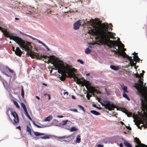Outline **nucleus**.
<instances>
[{
  "label": "nucleus",
  "mask_w": 147,
  "mask_h": 147,
  "mask_svg": "<svg viewBox=\"0 0 147 147\" xmlns=\"http://www.w3.org/2000/svg\"><path fill=\"white\" fill-rule=\"evenodd\" d=\"M10 40H12L20 47L22 50L28 51L30 50L34 51L35 49L34 45L30 43L25 40L21 38V37H8Z\"/></svg>",
  "instance_id": "2"
},
{
  "label": "nucleus",
  "mask_w": 147,
  "mask_h": 147,
  "mask_svg": "<svg viewBox=\"0 0 147 147\" xmlns=\"http://www.w3.org/2000/svg\"><path fill=\"white\" fill-rule=\"evenodd\" d=\"M6 68L7 69L9 72L11 73H14V71L12 69H11L9 67L7 66H6Z\"/></svg>",
  "instance_id": "36"
},
{
  "label": "nucleus",
  "mask_w": 147,
  "mask_h": 147,
  "mask_svg": "<svg viewBox=\"0 0 147 147\" xmlns=\"http://www.w3.org/2000/svg\"><path fill=\"white\" fill-rule=\"evenodd\" d=\"M97 147H103L104 145L102 144H98L96 146Z\"/></svg>",
  "instance_id": "51"
},
{
  "label": "nucleus",
  "mask_w": 147,
  "mask_h": 147,
  "mask_svg": "<svg viewBox=\"0 0 147 147\" xmlns=\"http://www.w3.org/2000/svg\"><path fill=\"white\" fill-rule=\"evenodd\" d=\"M77 72H77H74L73 74V75L72 78L74 79V81L79 80L82 79V78L80 76V75L76 74Z\"/></svg>",
  "instance_id": "11"
},
{
  "label": "nucleus",
  "mask_w": 147,
  "mask_h": 147,
  "mask_svg": "<svg viewBox=\"0 0 147 147\" xmlns=\"http://www.w3.org/2000/svg\"><path fill=\"white\" fill-rule=\"evenodd\" d=\"M10 109H11L10 108H8L7 110L6 111V114L7 115V116H9V110H10Z\"/></svg>",
  "instance_id": "50"
},
{
  "label": "nucleus",
  "mask_w": 147,
  "mask_h": 147,
  "mask_svg": "<svg viewBox=\"0 0 147 147\" xmlns=\"http://www.w3.org/2000/svg\"><path fill=\"white\" fill-rule=\"evenodd\" d=\"M59 77L60 78V80H63L65 79V78L62 76V74L61 75H59Z\"/></svg>",
  "instance_id": "40"
},
{
  "label": "nucleus",
  "mask_w": 147,
  "mask_h": 147,
  "mask_svg": "<svg viewBox=\"0 0 147 147\" xmlns=\"http://www.w3.org/2000/svg\"><path fill=\"white\" fill-rule=\"evenodd\" d=\"M69 72L67 73V76L70 77H72L74 72H77L76 69L74 68L69 69Z\"/></svg>",
  "instance_id": "12"
},
{
  "label": "nucleus",
  "mask_w": 147,
  "mask_h": 147,
  "mask_svg": "<svg viewBox=\"0 0 147 147\" xmlns=\"http://www.w3.org/2000/svg\"><path fill=\"white\" fill-rule=\"evenodd\" d=\"M10 111L11 112V114L14 117L13 119V123L16 124L19 122V119L17 114L15 111L12 112L11 109H10Z\"/></svg>",
  "instance_id": "8"
},
{
  "label": "nucleus",
  "mask_w": 147,
  "mask_h": 147,
  "mask_svg": "<svg viewBox=\"0 0 147 147\" xmlns=\"http://www.w3.org/2000/svg\"><path fill=\"white\" fill-rule=\"evenodd\" d=\"M128 125H129V124H128ZM125 127L126 128L129 130H131V128L130 127L129 125H125Z\"/></svg>",
  "instance_id": "47"
},
{
  "label": "nucleus",
  "mask_w": 147,
  "mask_h": 147,
  "mask_svg": "<svg viewBox=\"0 0 147 147\" xmlns=\"http://www.w3.org/2000/svg\"><path fill=\"white\" fill-rule=\"evenodd\" d=\"M32 9L33 13L34 12H37V9L35 8L34 7H32Z\"/></svg>",
  "instance_id": "48"
},
{
  "label": "nucleus",
  "mask_w": 147,
  "mask_h": 147,
  "mask_svg": "<svg viewBox=\"0 0 147 147\" xmlns=\"http://www.w3.org/2000/svg\"><path fill=\"white\" fill-rule=\"evenodd\" d=\"M105 91L106 92V94L107 95H109V94L107 90V89L106 88H105Z\"/></svg>",
  "instance_id": "59"
},
{
  "label": "nucleus",
  "mask_w": 147,
  "mask_h": 147,
  "mask_svg": "<svg viewBox=\"0 0 147 147\" xmlns=\"http://www.w3.org/2000/svg\"><path fill=\"white\" fill-rule=\"evenodd\" d=\"M42 45L47 50V51H49L50 50L48 47L44 43Z\"/></svg>",
  "instance_id": "43"
},
{
  "label": "nucleus",
  "mask_w": 147,
  "mask_h": 147,
  "mask_svg": "<svg viewBox=\"0 0 147 147\" xmlns=\"http://www.w3.org/2000/svg\"><path fill=\"white\" fill-rule=\"evenodd\" d=\"M122 47L123 48V50L122 51L121 55L123 57L126 58L127 61H129V63L128 64V66H132V64H135L136 62H139L140 59L138 55H136L135 57L132 58L131 56H129L127 55L124 51H126V49L124 48V45L122 44Z\"/></svg>",
  "instance_id": "4"
},
{
  "label": "nucleus",
  "mask_w": 147,
  "mask_h": 147,
  "mask_svg": "<svg viewBox=\"0 0 147 147\" xmlns=\"http://www.w3.org/2000/svg\"><path fill=\"white\" fill-rule=\"evenodd\" d=\"M57 138L59 139H66V136H58Z\"/></svg>",
  "instance_id": "42"
},
{
  "label": "nucleus",
  "mask_w": 147,
  "mask_h": 147,
  "mask_svg": "<svg viewBox=\"0 0 147 147\" xmlns=\"http://www.w3.org/2000/svg\"><path fill=\"white\" fill-rule=\"evenodd\" d=\"M119 146L120 147H123V143L121 142L119 144Z\"/></svg>",
  "instance_id": "64"
},
{
  "label": "nucleus",
  "mask_w": 147,
  "mask_h": 147,
  "mask_svg": "<svg viewBox=\"0 0 147 147\" xmlns=\"http://www.w3.org/2000/svg\"><path fill=\"white\" fill-rule=\"evenodd\" d=\"M56 70H57V72L59 74H61V75L62 74V72L61 71H60L59 70V69H56Z\"/></svg>",
  "instance_id": "57"
},
{
  "label": "nucleus",
  "mask_w": 147,
  "mask_h": 147,
  "mask_svg": "<svg viewBox=\"0 0 147 147\" xmlns=\"http://www.w3.org/2000/svg\"><path fill=\"white\" fill-rule=\"evenodd\" d=\"M13 102L14 105H16L17 108H18L20 107L16 99L13 100Z\"/></svg>",
  "instance_id": "32"
},
{
  "label": "nucleus",
  "mask_w": 147,
  "mask_h": 147,
  "mask_svg": "<svg viewBox=\"0 0 147 147\" xmlns=\"http://www.w3.org/2000/svg\"><path fill=\"white\" fill-rule=\"evenodd\" d=\"M15 53L16 55H19L21 54H22V53H21L20 52H18L17 51H15Z\"/></svg>",
  "instance_id": "56"
},
{
  "label": "nucleus",
  "mask_w": 147,
  "mask_h": 147,
  "mask_svg": "<svg viewBox=\"0 0 147 147\" xmlns=\"http://www.w3.org/2000/svg\"><path fill=\"white\" fill-rule=\"evenodd\" d=\"M122 95L123 97L125 98L128 101H129L130 100L129 98L127 95L125 94V92H123Z\"/></svg>",
  "instance_id": "27"
},
{
  "label": "nucleus",
  "mask_w": 147,
  "mask_h": 147,
  "mask_svg": "<svg viewBox=\"0 0 147 147\" xmlns=\"http://www.w3.org/2000/svg\"><path fill=\"white\" fill-rule=\"evenodd\" d=\"M51 136V135H48L47 134H45V135L42 136L40 137V139L46 140L47 139H49L50 138V136Z\"/></svg>",
  "instance_id": "22"
},
{
  "label": "nucleus",
  "mask_w": 147,
  "mask_h": 147,
  "mask_svg": "<svg viewBox=\"0 0 147 147\" xmlns=\"http://www.w3.org/2000/svg\"><path fill=\"white\" fill-rule=\"evenodd\" d=\"M110 67L111 69L115 71H117L120 69L119 66L115 65H111L110 66Z\"/></svg>",
  "instance_id": "15"
},
{
  "label": "nucleus",
  "mask_w": 147,
  "mask_h": 147,
  "mask_svg": "<svg viewBox=\"0 0 147 147\" xmlns=\"http://www.w3.org/2000/svg\"><path fill=\"white\" fill-rule=\"evenodd\" d=\"M26 131L28 132L31 131V129L28 125L26 126Z\"/></svg>",
  "instance_id": "38"
},
{
  "label": "nucleus",
  "mask_w": 147,
  "mask_h": 147,
  "mask_svg": "<svg viewBox=\"0 0 147 147\" xmlns=\"http://www.w3.org/2000/svg\"><path fill=\"white\" fill-rule=\"evenodd\" d=\"M0 70L1 72V73L3 74H5V70L4 69H3V68H1L0 67Z\"/></svg>",
  "instance_id": "45"
},
{
  "label": "nucleus",
  "mask_w": 147,
  "mask_h": 147,
  "mask_svg": "<svg viewBox=\"0 0 147 147\" xmlns=\"http://www.w3.org/2000/svg\"><path fill=\"white\" fill-rule=\"evenodd\" d=\"M87 24L91 26L93 29L89 30V34L96 37H114L116 35L115 33L109 31L112 30L113 25L111 24L108 23H101L100 21L96 22L93 19H92L86 22Z\"/></svg>",
  "instance_id": "1"
},
{
  "label": "nucleus",
  "mask_w": 147,
  "mask_h": 147,
  "mask_svg": "<svg viewBox=\"0 0 147 147\" xmlns=\"http://www.w3.org/2000/svg\"><path fill=\"white\" fill-rule=\"evenodd\" d=\"M67 122H70L68 120H63L62 121L61 124L62 125H65L67 123Z\"/></svg>",
  "instance_id": "33"
},
{
  "label": "nucleus",
  "mask_w": 147,
  "mask_h": 147,
  "mask_svg": "<svg viewBox=\"0 0 147 147\" xmlns=\"http://www.w3.org/2000/svg\"><path fill=\"white\" fill-rule=\"evenodd\" d=\"M72 136V135H70L68 136H66V139H68V140H64L63 141L66 142H69L70 141V139Z\"/></svg>",
  "instance_id": "28"
},
{
  "label": "nucleus",
  "mask_w": 147,
  "mask_h": 147,
  "mask_svg": "<svg viewBox=\"0 0 147 147\" xmlns=\"http://www.w3.org/2000/svg\"><path fill=\"white\" fill-rule=\"evenodd\" d=\"M69 110H70V111H73L75 112H76V113L78 112L77 109H70Z\"/></svg>",
  "instance_id": "41"
},
{
  "label": "nucleus",
  "mask_w": 147,
  "mask_h": 147,
  "mask_svg": "<svg viewBox=\"0 0 147 147\" xmlns=\"http://www.w3.org/2000/svg\"><path fill=\"white\" fill-rule=\"evenodd\" d=\"M20 106L24 111L27 110L26 106L24 103L22 102L20 104Z\"/></svg>",
  "instance_id": "25"
},
{
  "label": "nucleus",
  "mask_w": 147,
  "mask_h": 147,
  "mask_svg": "<svg viewBox=\"0 0 147 147\" xmlns=\"http://www.w3.org/2000/svg\"><path fill=\"white\" fill-rule=\"evenodd\" d=\"M43 12H45V13H47L48 14H53V13H51V12H52L51 11L50 9H49L48 8H47V9H46V7H43Z\"/></svg>",
  "instance_id": "18"
},
{
  "label": "nucleus",
  "mask_w": 147,
  "mask_h": 147,
  "mask_svg": "<svg viewBox=\"0 0 147 147\" xmlns=\"http://www.w3.org/2000/svg\"><path fill=\"white\" fill-rule=\"evenodd\" d=\"M141 84H142V87H144V88H145V86H146V83H145L144 84H143V82H141Z\"/></svg>",
  "instance_id": "53"
},
{
  "label": "nucleus",
  "mask_w": 147,
  "mask_h": 147,
  "mask_svg": "<svg viewBox=\"0 0 147 147\" xmlns=\"http://www.w3.org/2000/svg\"><path fill=\"white\" fill-rule=\"evenodd\" d=\"M137 90L140 94L139 95L140 100V109L143 113L145 112H147V92H139L138 89Z\"/></svg>",
  "instance_id": "3"
},
{
  "label": "nucleus",
  "mask_w": 147,
  "mask_h": 147,
  "mask_svg": "<svg viewBox=\"0 0 147 147\" xmlns=\"http://www.w3.org/2000/svg\"><path fill=\"white\" fill-rule=\"evenodd\" d=\"M121 86L122 89L123 90V92L128 93V91L127 90V87L126 86L124 85L123 84H121Z\"/></svg>",
  "instance_id": "19"
},
{
  "label": "nucleus",
  "mask_w": 147,
  "mask_h": 147,
  "mask_svg": "<svg viewBox=\"0 0 147 147\" xmlns=\"http://www.w3.org/2000/svg\"><path fill=\"white\" fill-rule=\"evenodd\" d=\"M91 49H89L88 48H87L85 50V53L87 54H88L91 52Z\"/></svg>",
  "instance_id": "31"
},
{
  "label": "nucleus",
  "mask_w": 147,
  "mask_h": 147,
  "mask_svg": "<svg viewBox=\"0 0 147 147\" xmlns=\"http://www.w3.org/2000/svg\"><path fill=\"white\" fill-rule=\"evenodd\" d=\"M108 37H90L91 39H94L96 42V44L98 45H106L108 47H110V45L108 43H109L110 40ZM112 39H114L115 37H111Z\"/></svg>",
  "instance_id": "5"
},
{
  "label": "nucleus",
  "mask_w": 147,
  "mask_h": 147,
  "mask_svg": "<svg viewBox=\"0 0 147 147\" xmlns=\"http://www.w3.org/2000/svg\"><path fill=\"white\" fill-rule=\"evenodd\" d=\"M24 113L26 116L30 120H32V118L28 114L27 110L24 111Z\"/></svg>",
  "instance_id": "24"
},
{
  "label": "nucleus",
  "mask_w": 147,
  "mask_h": 147,
  "mask_svg": "<svg viewBox=\"0 0 147 147\" xmlns=\"http://www.w3.org/2000/svg\"><path fill=\"white\" fill-rule=\"evenodd\" d=\"M81 142L80 136V135H78L77 136L76 138V142L78 143H80Z\"/></svg>",
  "instance_id": "29"
},
{
  "label": "nucleus",
  "mask_w": 147,
  "mask_h": 147,
  "mask_svg": "<svg viewBox=\"0 0 147 147\" xmlns=\"http://www.w3.org/2000/svg\"><path fill=\"white\" fill-rule=\"evenodd\" d=\"M77 106L78 108L80 109H81L83 112L84 113L85 112V111L86 110L84 109V107L83 106L80 105H78Z\"/></svg>",
  "instance_id": "30"
},
{
  "label": "nucleus",
  "mask_w": 147,
  "mask_h": 147,
  "mask_svg": "<svg viewBox=\"0 0 147 147\" xmlns=\"http://www.w3.org/2000/svg\"><path fill=\"white\" fill-rule=\"evenodd\" d=\"M20 32L23 36H28V37H32L31 36L28 35L27 34H25L23 32H22L21 31H20Z\"/></svg>",
  "instance_id": "39"
},
{
  "label": "nucleus",
  "mask_w": 147,
  "mask_h": 147,
  "mask_svg": "<svg viewBox=\"0 0 147 147\" xmlns=\"http://www.w3.org/2000/svg\"><path fill=\"white\" fill-rule=\"evenodd\" d=\"M30 121H32L33 124V125H34L35 126L37 127H38V125L36 124L33 120H32H32H30Z\"/></svg>",
  "instance_id": "46"
},
{
  "label": "nucleus",
  "mask_w": 147,
  "mask_h": 147,
  "mask_svg": "<svg viewBox=\"0 0 147 147\" xmlns=\"http://www.w3.org/2000/svg\"><path fill=\"white\" fill-rule=\"evenodd\" d=\"M102 104L106 106L105 107V108L108 109L109 111L110 110V108L113 105V103L109 100L105 99H102Z\"/></svg>",
  "instance_id": "6"
},
{
  "label": "nucleus",
  "mask_w": 147,
  "mask_h": 147,
  "mask_svg": "<svg viewBox=\"0 0 147 147\" xmlns=\"http://www.w3.org/2000/svg\"><path fill=\"white\" fill-rule=\"evenodd\" d=\"M16 51H17L18 52H20L21 53H22V51L20 49L19 47H16Z\"/></svg>",
  "instance_id": "44"
},
{
  "label": "nucleus",
  "mask_w": 147,
  "mask_h": 147,
  "mask_svg": "<svg viewBox=\"0 0 147 147\" xmlns=\"http://www.w3.org/2000/svg\"><path fill=\"white\" fill-rule=\"evenodd\" d=\"M90 0H80L77 2V4L83 6L84 5H87L89 3Z\"/></svg>",
  "instance_id": "14"
},
{
  "label": "nucleus",
  "mask_w": 147,
  "mask_h": 147,
  "mask_svg": "<svg viewBox=\"0 0 147 147\" xmlns=\"http://www.w3.org/2000/svg\"><path fill=\"white\" fill-rule=\"evenodd\" d=\"M16 129H19L20 131L21 130V127L20 126V125H19L18 126H16Z\"/></svg>",
  "instance_id": "60"
},
{
  "label": "nucleus",
  "mask_w": 147,
  "mask_h": 147,
  "mask_svg": "<svg viewBox=\"0 0 147 147\" xmlns=\"http://www.w3.org/2000/svg\"><path fill=\"white\" fill-rule=\"evenodd\" d=\"M121 140L123 142V144L127 147H132L131 145L126 140L123 138H121Z\"/></svg>",
  "instance_id": "16"
},
{
  "label": "nucleus",
  "mask_w": 147,
  "mask_h": 147,
  "mask_svg": "<svg viewBox=\"0 0 147 147\" xmlns=\"http://www.w3.org/2000/svg\"><path fill=\"white\" fill-rule=\"evenodd\" d=\"M78 129L75 126H71L68 130H69L70 132H72L74 131H75L77 130Z\"/></svg>",
  "instance_id": "23"
},
{
  "label": "nucleus",
  "mask_w": 147,
  "mask_h": 147,
  "mask_svg": "<svg viewBox=\"0 0 147 147\" xmlns=\"http://www.w3.org/2000/svg\"><path fill=\"white\" fill-rule=\"evenodd\" d=\"M44 62L45 63H51V61L49 59H48L47 61L45 60Z\"/></svg>",
  "instance_id": "55"
},
{
  "label": "nucleus",
  "mask_w": 147,
  "mask_h": 147,
  "mask_svg": "<svg viewBox=\"0 0 147 147\" xmlns=\"http://www.w3.org/2000/svg\"><path fill=\"white\" fill-rule=\"evenodd\" d=\"M134 142L136 144L135 147H147V145H145L144 144L141 143L138 138H134Z\"/></svg>",
  "instance_id": "10"
},
{
  "label": "nucleus",
  "mask_w": 147,
  "mask_h": 147,
  "mask_svg": "<svg viewBox=\"0 0 147 147\" xmlns=\"http://www.w3.org/2000/svg\"><path fill=\"white\" fill-rule=\"evenodd\" d=\"M37 41L40 44H42V45L44 44V43L43 42H42L40 40H39L38 39L37 40Z\"/></svg>",
  "instance_id": "54"
},
{
  "label": "nucleus",
  "mask_w": 147,
  "mask_h": 147,
  "mask_svg": "<svg viewBox=\"0 0 147 147\" xmlns=\"http://www.w3.org/2000/svg\"><path fill=\"white\" fill-rule=\"evenodd\" d=\"M115 138L114 137H111L109 138V140L111 141L110 143H111L113 144L114 142L115 141Z\"/></svg>",
  "instance_id": "35"
},
{
  "label": "nucleus",
  "mask_w": 147,
  "mask_h": 147,
  "mask_svg": "<svg viewBox=\"0 0 147 147\" xmlns=\"http://www.w3.org/2000/svg\"><path fill=\"white\" fill-rule=\"evenodd\" d=\"M90 112L92 114L96 116L100 115L101 114L100 113L95 110H91L90 111Z\"/></svg>",
  "instance_id": "21"
},
{
  "label": "nucleus",
  "mask_w": 147,
  "mask_h": 147,
  "mask_svg": "<svg viewBox=\"0 0 147 147\" xmlns=\"http://www.w3.org/2000/svg\"><path fill=\"white\" fill-rule=\"evenodd\" d=\"M34 135L36 136H40V132L37 131H34L33 130Z\"/></svg>",
  "instance_id": "34"
},
{
  "label": "nucleus",
  "mask_w": 147,
  "mask_h": 147,
  "mask_svg": "<svg viewBox=\"0 0 147 147\" xmlns=\"http://www.w3.org/2000/svg\"><path fill=\"white\" fill-rule=\"evenodd\" d=\"M27 10L26 12V13L28 14H31L33 13L32 7L30 6H28L27 8Z\"/></svg>",
  "instance_id": "17"
},
{
  "label": "nucleus",
  "mask_w": 147,
  "mask_h": 147,
  "mask_svg": "<svg viewBox=\"0 0 147 147\" xmlns=\"http://www.w3.org/2000/svg\"><path fill=\"white\" fill-rule=\"evenodd\" d=\"M28 132L29 133V134L30 135V136H31V137H33V138L34 137V136L32 135V133H31V131H30V132Z\"/></svg>",
  "instance_id": "62"
},
{
  "label": "nucleus",
  "mask_w": 147,
  "mask_h": 147,
  "mask_svg": "<svg viewBox=\"0 0 147 147\" xmlns=\"http://www.w3.org/2000/svg\"><path fill=\"white\" fill-rule=\"evenodd\" d=\"M77 61L81 64H84V61L81 59H78L77 60Z\"/></svg>",
  "instance_id": "37"
},
{
  "label": "nucleus",
  "mask_w": 147,
  "mask_h": 147,
  "mask_svg": "<svg viewBox=\"0 0 147 147\" xmlns=\"http://www.w3.org/2000/svg\"><path fill=\"white\" fill-rule=\"evenodd\" d=\"M21 95L22 98H24V92H21Z\"/></svg>",
  "instance_id": "52"
},
{
  "label": "nucleus",
  "mask_w": 147,
  "mask_h": 147,
  "mask_svg": "<svg viewBox=\"0 0 147 147\" xmlns=\"http://www.w3.org/2000/svg\"><path fill=\"white\" fill-rule=\"evenodd\" d=\"M54 125L56 126H60L61 125H62L61 123H59L58 124L55 123Z\"/></svg>",
  "instance_id": "58"
},
{
  "label": "nucleus",
  "mask_w": 147,
  "mask_h": 147,
  "mask_svg": "<svg viewBox=\"0 0 147 147\" xmlns=\"http://www.w3.org/2000/svg\"><path fill=\"white\" fill-rule=\"evenodd\" d=\"M57 117L59 118H62L64 117L62 115H57Z\"/></svg>",
  "instance_id": "63"
},
{
  "label": "nucleus",
  "mask_w": 147,
  "mask_h": 147,
  "mask_svg": "<svg viewBox=\"0 0 147 147\" xmlns=\"http://www.w3.org/2000/svg\"><path fill=\"white\" fill-rule=\"evenodd\" d=\"M37 56L39 59H41L42 57L46 58L47 57L48 58L50 57V58L49 59H50V60L51 61V62L52 61L54 62L55 60V59L54 58L55 56L54 55H50L49 56H47L46 55H44L42 54H37Z\"/></svg>",
  "instance_id": "7"
},
{
  "label": "nucleus",
  "mask_w": 147,
  "mask_h": 147,
  "mask_svg": "<svg viewBox=\"0 0 147 147\" xmlns=\"http://www.w3.org/2000/svg\"><path fill=\"white\" fill-rule=\"evenodd\" d=\"M7 73H8V72H7V73H5V74H4V75H6V76H8V77H10L9 78V80H11V76L9 75L8 74H7Z\"/></svg>",
  "instance_id": "49"
},
{
  "label": "nucleus",
  "mask_w": 147,
  "mask_h": 147,
  "mask_svg": "<svg viewBox=\"0 0 147 147\" xmlns=\"http://www.w3.org/2000/svg\"><path fill=\"white\" fill-rule=\"evenodd\" d=\"M53 119L51 116L49 115L46 117L44 119V121H49L52 120Z\"/></svg>",
  "instance_id": "26"
},
{
  "label": "nucleus",
  "mask_w": 147,
  "mask_h": 147,
  "mask_svg": "<svg viewBox=\"0 0 147 147\" xmlns=\"http://www.w3.org/2000/svg\"><path fill=\"white\" fill-rule=\"evenodd\" d=\"M92 106L94 108H96L97 105L96 104H93L92 105Z\"/></svg>",
  "instance_id": "61"
},
{
  "label": "nucleus",
  "mask_w": 147,
  "mask_h": 147,
  "mask_svg": "<svg viewBox=\"0 0 147 147\" xmlns=\"http://www.w3.org/2000/svg\"><path fill=\"white\" fill-rule=\"evenodd\" d=\"M51 124H50L49 123H48L47 124L45 125L42 124L41 125H38V128H43V127H49L51 126Z\"/></svg>",
  "instance_id": "20"
},
{
  "label": "nucleus",
  "mask_w": 147,
  "mask_h": 147,
  "mask_svg": "<svg viewBox=\"0 0 147 147\" xmlns=\"http://www.w3.org/2000/svg\"><path fill=\"white\" fill-rule=\"evenodd\" d=\"M0 30L4 34L6 37H17L16 36H13V33L10 32L9 31L6 29H4L0 26Z\"/></svg>",
  "instance_id": "9"
},
{
  "label": "nucleus",
  "mask_w": 147,
  "mask_h": 147,
  "mask_svg": "<svg viewBox=\"0 0 147 147\" xmlns=\"http://www.w3.org/2000/svg\"><path fill=\"white\" fill-rule=\"evenodd\" d=\"M81 20H78L75 22L74 24V29L75 30L78 29L81 25Z\"/></svg>",
  "instance_id": "13"
}]
</instances>
